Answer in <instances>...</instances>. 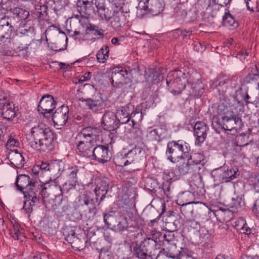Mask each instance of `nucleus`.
<instances>
[{"instance_id": "nucleus-26", "label": "nucleus", "mask_w": 259, "mask_h": 259, "mask_svg": "<svg viewBox=\"0 0 259 259\" xmlns=\"http://www.w3.org/2000/svg\"><path fill=\"white\" fill-rule=\"evenodd\" d=\"M96 8L98 14L101 19L105 20L107 21L111 19L113 13L111 10L105 7L104 3H101L100 1H99Z\"/></svg>"}, {"instance_id": "nucleus-51", "label": "nucleus", "mask_w": 259, "mask_h": 259, "mask_svg": "<svg viewBox=\"0 0 259 259\" xmlns=\"http://www.w3.org/2000/svg\"><path fill=\"white\" fill-rule=\"evenodd\" d=\"M50 166V163L42 162L39 168L40 170V172H42L43 171H49Z\"/></svg>"}, {"instance_id": "nucleus-33", "label": "nucleus", "mask_w": 259, "mask_h": 259, "mask_svg": "<svg viewBox=\"0 0 259 259\" xmlns=\"http://www.w3.org/2000/svg\"><path fill=\"white\" fill-rule=\"evenodd\" d=\"M192 191L194 195L198 196H203L205 190L204 188V184L201 181L198 182V184H193L191 185Z\"/></svg>"}, {"instance_id": "nucleus-19", "label": "nucleus", "mask_w": 259, "mask_h": 259, "mask_svg": "<svg viewBox=\"0 0 259 259\" xmlns=\"http://www.w3.org/2000/svg\"><path fill=\"white\" fill-rule=\"evenodd\" d=\"M18 109L14 104L7 101L1 110L2 117L7 120L11 121L18 115Z\"/></svg>"}, {"instance_id": "nucleus-53", "label": "nucleus", "mask_w": 259, "mask_h": 259, "mask_svg": "<svg viewBox=\"0 0 259 259\" xmlns=\"http://www.w3.org/2000/svg\"><path fill=\"white\" fill-rule=\"evenodd\" d=\"M29 16V13L28 11L22 9L21 12H20V15L18 17L22 20H25L27 19Z\"/></svg>"}, {"instance_id": "nucleus-10", "label": "nucleus", "mask_w": 259, "mask_h": 259, "mask_svg": "<svg viewBox=\"0 0 259 259\" xmlns=\"http://www.w3.org/2000/svg\"><path fill=\"white\" fill-rule=\"evenodd\" d=\"M104 221L108 227H113L115 231L121 232L127 228L126 219L123 217H119L116 219L111 212L105 214Z\"/></svg>"}, {"instance_id": "nucleus-21", "label": "nucleus", "mask_w": 259, "mask_h": 259, "mask_svg": "<svg viewBox=\"0 0 259 259\" xmlns=\"http://www.w3.org/2000/svg\"><path fill=\"white\" fill-rule=\"evenodd\" d=\"M180 176V172L178 171L176 167L169 171L164 172L163 179L165 182L162 185V189L164 193L169 191L170 183L178 180Z\"/></svg>"}, {"instance_id": "nucleus-38", "label": "nucleus", "mask_w": 259, "mask_h": 259, "mask_svg": "<svg viewBox=\"0 0 259 259\" xmlns=\"http://www.w3.org/2000/svg\"><path fill=\"white\" fill-rule=\"evenodd\" d=\"M110 2L113 3L117 8L116 10L114 11V13H115V11H117L119 10L121 13H128L130 12V10L129 8V5L127 3H123L122 4H118L116 3L117 0H108Z\"/></svg>"}, {"instance_id": "nucleus-12", "label": "nucleus", "mask_w": 259, "mask_h": 259, "mask_svg": "<svg viewBox=\"0 0 259 259\" xmlns=\"http://www.w3.org/2000/svg\"><path fill=\"white\" fill-rule=\"evenodd\" d=\"M69 109L67 106L62 105L58 108L50 117H52L55 126L60 129L68 121Z\"/></svg>"}, {"instance_id": "nucleus-32", "label": "nucleus", "mask_w": 259, "mask_h": 259, "mask_svg": "<svg viewBox=\"0 0 259 259\" xmlns=\"http://www.w3.org/2000/svg\"><path fill=\"white\" fill-rule=\"evenodd\" d=\"M130 119L132 120V122L133 125L140 122L142 120V112L141 109L140 108H136L135 109H133L132 111Z\"/></svg>"}, {"instance_id": "nucleus-43", "label": "nucleus", "mask_w": 259, "mask_h": 259, "mask_svg": "<svg viewBox=\"0 0 259 259\" xmlns=\"http://www.w3.org/2000/svg\"><path fill=\"white\" fill-rule=\"evenodd\" d=\"M134 254L136 257L140 259H146L147 256V253L143 251L140 246L136 244L134 247Z\"/></svg>"}, {"instance_id": "nucleus-23", "label": "nucleus", "mask_w": 259, "mask_h": 259, "mask_svg": "<svg viewBox=\"0 0 259 259\" xmlns=\"http://www.w3.org/2000/svg\"><path fill=\"white\" fill-rule=\"evenodd\" d=\"M11 164L14 167L20 168L24 165V158L17 150L10 152L7 156Z\"/></svg>"}, {"instance_id": "nucleus-5", "label": "nucleus", "mask_w": 259, "mask_h": 259, "mask_svg": "<svg viewBox=\"0 0 259 259\" xmlns=\"http://www.w3.org/2000/svg\"><path fill=\"white\" fill-rule=\"evenodd\" d=\"M13 27L7 22L6 25L0 27V41L5 44L0 49V53L5 56H11L13 54L12 51L9 49L11 44V36L13 31Z\"/></svg>"}, {"instance_id": "nucleus-24", "label": "nucleus", "mask_w": 259, "mask_h": 259, "mask_svg": "<svg viewBox=\"0 0 259 259\" xmlns=\"http://www.w3.org/2000/svg\"><path fill=\"white\" fill-rule=\"evenodd\" d=\"M77 149L81 155L83 157L90 158L94 150L96 143H81L75 144Z\"/></svg>"}, {"instance_id": "nucleus-18", "label": "nucleus", "mask_w": 259, "mask_h": 259, "mask_svg": "<svg viewBox=\"0 0 259 259\" xmlns=\"http://www.w3.org/2000/svg\"><path fill=\"white\" fill-rule=\"evenodd\" d=\"M37 192H25L24 194L25 200L23 209L27 213H30L33 210V207L39 201V198L37 196Z\"/></svg>"}, {"instance_id": "nucleus-31", "label": "nucleus", "mask_w": 259, "mask_h": 259, "mask_svg": "<svg viewBox=\"0 0 259 259\" xmlns=\"http://www.w3.org/2000/svg\"><path fill=\"white\" fill-rule=\"evenodd\" d=\"M162 128H154L152 127H149L147 130V137L152 141H159L162 137V134L160 132Z\"/></svg>"}, {"instance_id": "nucleus-17", "label": "nucleus", "mask_w": 259, "mask_h": 259, "mask_svg": "<svg viewBox=\"0 0 259 259\" xmlns=\"http://www.w3.org/2000/svg\"><path fill=\"white\" fill-rule=\"evenodd\" d=\"M117 115L113 112L106 111L102 117V125L107 130H113L119 126Z\"/></svg>"}, {"instance_id": "nucleus-63", "label": "nucleus", "mask_w": 259, "mask_h": 259, "mask_svg": "<svg viewBox=\"0 0 259 259\" xmlns=\"http://www.w3.org/2000/svg\"><path fill=\"white\" fill-rule=\"evenodd\" d=\"M184 31H185L187 32L184 33L183 34V38H184L185 37L190 36L192 33V32L189 30H184Z\"/></svg>"}, {"instance_id": "nucleus-59", "label": "nucleus", "mask_w": 259, "mask_h": 259, "mask_svg": "<svg viewBox=\"0 0 259 259\" xmlns=\"http://www.w3.org/2000/svg\"><path fill=\"white\" fill-rule=\"evenodd\" d=\"M231 0H217V4L221 6L227 5Z\"/></svg>"}, {"instance_id": "nucleus-54", "label": "nucleus", "mask_w": 259, "mask_h": 259, "mask_svg": "<svg viewBox=\"0 0 259 259\" xmlns=\"http://www.w3.org/2000/svg\"><path fill=\"white\" fill-rule=\"evenodd\" d=\"M98 61L100 63H103L107 59L108 57H106L105 55L101 54L99 52L96 55Z\"/></svg>"}, {"instance_id": "nucleus-35", "label": "nucleus", "mask_w": 259, "mask_h": 259, "mask_svg": "<svg viewBox=\"0 0 259 259\" xmlns=\"http://www.w3.org/2000/svg\"><path fill=\"white\" fill-rule=\"evenodd\" d=\"M78 172L77 167H72L70 169V172L69 175L70 181L69 183V189H75L77 183L76 175Z\"/></svg>"}, {"instance_id": "nucleus-46", "label": "nucleus", "mask_w": 259, "mask_h": 259, "mask_svg": "<svg viewBox=\"0 0 259 259\" xmlns=\"http://www.w3.org/2000/svg\"><path fill=\"white\" fill-rule=\"evenodd\" d=\"M217 5H213L212 6L208 5L206 9V13H209L210 11H211L210 16L212 18H214L216 16L218 12L217 9L216 8Z\"/></svg>"}, {"instance_id": "nucleus-7", "label": "nucleus", "mask_w": 259, "mask_h": 259, "mask_svg": "<svg viewBox=\"0 0 259 259\" xmlns=\"http://www.w3.org/2000/svg\"><path fill=\"white\" fill-rule=\"evenodd\" d=\"M15 185L17 189L23 194L25 192H38L39 184L37 181H32L29 176L25 175H20L17 178Z\"/></svg>"}, {"instance_id": "nucleus-61", "label": "nucleus", "mask_w": 259, "mask_h": 259, "mask_svg": "<svg viewBox=\"0 0 259 259\" xmlns=\"http://www.w3.org/2000/svg\"><path fill=\"white\" fill-rule=\"evenodd\" d=\"M249 98H250L249 96L247 94H246L245 96H244V100L245 101L246 104H248L249 103H252V102H250V101H248Z\"/></svg>"}, {"instance_id": "nucleus-14", "label": "nucleus", "mask_w": 259, "mask_h": 259, "mask_svg": "<svg viewBox=\"0 0 259 259\" xmlns=\"http://www.w3.org/2000/svg\"><path fill=\"white\" fill-rule=\"evenodd\" d=\"M145 157V150L140 146L136 145L125 155L126 160L124 162V165H127L134 162H139Z\"/></svg>"}, {"instance_id": "nucleus-2", "label": "nucleus", "mask_w": 259, "mask_h": 259, "mask_svg": "<svg viewBox=\"0 0 259 259\" xmlns=\"http://www.w3.org/2000/svg\"><path fill=\"white\" fill-rule=\"evenodd\" d=\"M28 136L29 145L33 149L42 152L53 149L54 134L46 124L40 123L32 127Z\"/></svg>"}, {"instance_id": "nucleus-58", "label": "nucleus", "mask_w": 259, "mask_h": 259, "mask_svg": "<svg viewBox=\"0 0 259 259\" xmlns=\"http://www.w3.org/2000/svg\"><path fill=\"white\" fill-rule=\"evenodd\" d=\"M252 211L254 213L259 212V200H256L252 207Z\"/></svg>"}, {"instance_id": "nucleus-47", "label": "nucleus", "mask_w": 259, "mask_h": 259, "mask_svg": "<svg viewBox=\"0 0 259 259\" xmlns=\"http://www.w3.org/2000/svg\"><path fill=\"white\" fill-rule=\"evenodd\" d=\"M87 30H89L90 31H92L93 33L96 36H102L103 35V33L101 32L100 30L98 29V27L96 26H90L89 27L88 26H87Z\"/></svg>"}, {"instance_id": "nucleus-60", "label": "nucleus", "mask_w": 259, "mask_h": 259, "mask_svg": "<svg viewBox=\"0 0 259 259\" xmlns=\"http://www.w3.org/2000/svg\"><path fill=\"white\" fill-rule=\"evenodd\" d=\"M186 32L185 31H184V30L181 29H177L176 30V34L178 35L179 36H181L183 38V34L184 33Z\"/></svg>"}, {"instance_id": "nucleus-37", "label": "nucleus", "mask_w": 259, "mask_h": 259, "mask_svg": "<svg viewBox=\"0 0 259 259\" xmlns=\"http://www.w3.org/2000/svg\"><path fill=\"white\" fill-rule=\"evenodd\" d=\"M13 228L11 232L12 237L15 240H18L21 236H22V229H20L19 224L16 221L12 222Z\"/></svg>"}, {"instance_id": "nucleus-40", "label": "nucleus", "mask_w": 259, "mask_h": 259, "mask_svg": "<svg viewBox=\"0 0 259 259\" xmlns=\"http://www.w3.org/2000/svg\"><path fill=\"white\" fill-rule=\"evenodd\" d=\"M239 223L242 224L243 225L241 227L239 226V224H236V227L237 230H239L241 231L242 233L246 234L247 235H249L252 233L251 229L249 228L247 225L246 224L245 220L242 218H240L238 219Z\"/></svg>"}, {"instance_id": "nucleus-57", "label": "nucleus", "mask_w": 259, "mask_h": 259, "mask_svg": "<svg viewBox=\"0 0 259 259\" xmlns=\"http://www.w3.org/2000/svg\"><path fill=\"white\" fill-rule=\"evenodd\" d=\"M81 17V18L79 21V23L81 24L83 27V24H84L85 25H86L85 27H87V26H88V24H89V21L88 20L89 18H86L83 16Z\"/></svg>"}, {"instance_id": "nucleus-20", "label": "nucleus", "mask_w": 259, "mask_h": 259, "mask_svg": "<svg viewBox=\"0 0 259 259\" xmlns=\"http://www.w3.org/2000/svg\"><path fill=\"white\" fill-rule=\"evenodd\" d=\"M166 154L167 158L171 162L174 163L180 159H183L180 150H179L175 141L169 142L167 144Z\"/></svg>"}, {"instance_id": "nucleus-52", "label": "nucleus", "mask_w": 259, "mask_h": 259, "mask_svg": "<svg viewBox=\"0 0 259 259\" xmlns=\"http://www.w3.org/2000/svg\"><path fill=\"white\" fill-rule=\"evenodd\" d=\"M249 73L256 75V76H259V69L256 65H252L250 68Z\"/></svg>"}, {"instance_id": "nucleus-13", "label": "nucleus", "mask_w": 259, "mask_h": 259, "mask_svg": "<svg viewBox=\"0 0 259 259\" xmlns=\"http://www.w3.org/2000/svg\"><path fill=\"white\" fill-rule=\"evenodd\" d=\"M90 158L100 163H104L106 162L110 158L108 148L104 145L94 147L92 155H91Z\"/></svg>"}, {"instance_id": "nucleus-16", "label": "nucleus", "mask_w": 259, "mask_h": 259, "mask_svg": "<svg viewBox=\"0 0 259 259\" xmlns=\"http://www.w3.org/2000/svg\"><path fill=\"white\" fill-rule=\"evenodd\" d=\"M209 127L204 122L197 121L194 127V135L196 137L195 144L200 145L205 141Z\"/></svg>"}, {"instance_id": "nucleus-8", "label": "nucleus", "mask_w": 259, "mask_h": 259, "mask_svg": "<svg viewBox=\"0 0 259 259\" xmlns=\"http://www.w3.org/2000/svg\"><path fill=\"white\" fill-rule=\"evenodd\" d=\"M239 175V172L237 168L225 167L215 169L212 171V176L215 181L220 182H228L236 178Z\"/></svg>"}, {"instance_id": "nucleus-22", "label": "nucleus", "mask_w": 259, "mask_h": 259, "mask_svg": "<svg viewBox=\"0 0 259 259\" xmlns=\"http://www.w3.org/2000/svg\"><path fill=\"white\" fill-rule=\"evenodd\" d=\"M133 109L134 106L130 104L122 107L121 109L119 110L116 113L119 123L125 124L127 123L130 120V115Z\"/></svg>"}, {"instance_id": "nucleus-36", "label": "nucleus", "mask_w": 259, "mask_h": 259, "mask_svg": "<svg viewBox=\"0 0 259 259\" xmlns=\"http://www.w3.org/2000/svg\"><path fill=\"white\" fill-rule=\"evenodd\" d=\"M196 82L193 81L192 83V88L194 94L201 96L203 93V84L202 82L197 79Z\"/></svg>"}, {"instance_id": "nucleus-62", "label": "nucleus", "mask_w": 259, "mask_h": 259, "mask_svg": "<svg viewBox=\"0 0 259 259\" xmlns=\"http://www.w3.org/2000/svg\"><path fill=\"white\" fill-rule=\"evenodd\" d=\"M119 39L117 37H113L111 39V43L113 45H119Z\"/></svg>"}, {"instance_id": "nucleus-25", "label": "nucleus", "mask_w": 259, "mask_h": 259, "mask_svg": "<svg viewBox=\"0 0 259 259\" xmlns=\"http://www.w3.org/2000/svg\"><path fill=\"white\" fill-rule=\"evenodd\" d=\"M79 101L81 102L83 105H85L88 109L95 112H97L102 109V104L99 100H94L91 98L85 99L80 98Z\"/></svg>"}, {"instance_id": "nucleus-55", "label": "nucleus", "mask_w": 259, "mask_h": 259, "mask_svg": "<svg viewBox=\"0 0 259 259\" xmlns=\"http://www.w3.org/2000/svg\"><path fill=\"white\" fill-rule=\"evenodd\" d=\"M99 52L101 54L105 55L106 57H108L109 48L108 46H105L104 47L101 49Z\"/></svg>"}, {"instance_id": "nucleus-3", "label": "nucleus", "mask_w": 259, "mask_h": 259, "mask_svg": "<svg viewBox=\"0 0 259 259\" xmlns=\"http://www.w3.org/2000/svg\"><path fill=\"white\" fill-rule=\"evenodd\" d=\"M185 73L180 70H175L168 73L166 84L170 92L174 94H179L185 89L189 82Z\"/></svg>"}, {"instance_id": "nucleus-34", "label": "nucleus", "mask_w": 259, "mask_h": 259, "mask_svg": "<svg viewBox=\"0 0 259 259\" xmlns=\"http://www.w3.org/2000/svg\"><path fill=\"white\" fill-rule=\"evenodd\" d=\"M130 138L137 142L140 141L143 137L142 130L137 127L133 126L130 133Z\"/></svg>"}, {"instance_id": "nucleus-1", "label": "nucleus", "mask_w": 259, "mask_h": 259, "mask_svg": "<svg viewBox=\"0 0 259 259\" xmlns=\"http://www.w3.org/2000/svg\"><path fill=\"white\" fill-rule=\"evenodd\" d=\"M108 184L105 181H101L100 185L94 190L96 198L93 199L92 194L85 192L79 195L74 201V207L87 220H92L97 213V206L105 198L107 192Z\"/></svg>"}, {"instance_id": "nucleus-27", "label": "nucleus", "mask_w": 259, "mask_h": 259, "mask_svg": "<svg viewBox=\"0 0 259 259\" xmlns=\"http://www.w3.org/2000/svg\"><path fill=\"white\" fill-rule=\"evenodd\" d=\"M188 160L197 171L200 169V166L203 165L205 163L204 156L199 153L192 154Z\"/></svg>"}, {"instance_id": "nucleus-11", "label": "nucleus", "mask_w": 259, "mask_h": 259, "mask_svg": "<svg viewBox=\"0 0 259 259\" xmlns=\"http://www.w3.org/2000/svg\"><path fill=\"white\" fill-rule=\"evenodd\" d=\"M56 102L50 95L43 96L38 105V111L46 117L52 116L53 110L55 108Z\"/></svg>"}, {"instance_id": "nucleus-49", "label": "nucleus", "mask_w": 259, "mask_h": 259, "mask_svg": "<svg viewBox=\"0 0 259 259\" xmlns=\"http://www.w3.org/2000/svg\"><path fill=\"white\" fill-rule=\"evenodd\" d=\"M47 185H48V183H44L43 185L39 184V189H38V191L41 190L40 194L41 195L43 198L48 196V195L46 192V190L47 189Z\"/></svg>"}, {"instance_id": "nucleus-4", "label": "nucleus", "mask_w": 259, "mask_h": 259, "mask_svg": "<svg viewBox=\"0 0 259 259\" xmlns=\"http://www.w3.org/2000/svg\"><path fill=\"white\" fill-rule=\"evenodd\" d=\"M164 6L163 0H139L137 7V16L142 18L148 13L158 15L162 12Z\"/></svg>"}, {"instance_id": "nucleus-42", "label": "nucleus", "mask_w": 259, "mask_h": 259, "mask_svg": "<svg viewBox=\"0 0 259 259\" xmlns=\"http://www.w3.org/2000/svg\"><path fill=\"white\" fill-rule=\"evenodd\" d=\"M161 76L156 71H152L148 75H145V79L147 81L150 82L152 83H157L159 80Z\"/></svg>"}, {"instance_id": "nucleus-6", "label": "nucleus", "mask_w": 259, "mask_h": 259, "mask_svg": "<svg viewBox=\"0 0 259 259\" xmlns=\"http://www.w3.org/2000/svg\"><path fill=\"white\" fill-rule=\"evenodd\" d=\"M100 133L99 129L97 127L88 126L84 127L77 134L75 138V144L96 143L98 140Z\"/></svg>"}, {"instance_id": "nucleus-48", "label": "nucleus", "mask_w": 259, "mask_h": 259, "mask_svg": "<svg viewBox=\"0 0 259 259\" xmlns=\"http://www.w3.org/2000/svg\"><path fill=\"white\" fill-rule=\"evenodd\" d=\"M18 144V141L14 138L10 136L7 142L6 146L8 148H11V147L17 146Z\"/></svg>"}, {"instance_id": "nucleus-50", "label": "nucleus", "mask_w": 259, "mask_h": 259, "mask_svg": "<svg viewBox=\"0 0 259 259\" xmlns=\"http://www.w3.org/2000/svg\"><path fill=\"white\" fill-rule=\"evenodd\" d=\"M91 73L90 72H86L84 75L80 76L78 79L79 82L86 81L91 78Z\"/></svg>"}, {"instance_id": "nucleus-39", "label": "nucleus", "mask_w": 259, "mask_h": 259, "mask_svg": "<svg viewBox=\"0 0 259 259\" xmlns=\"http://www.w3.org/2000/svg\"><path fill=\"white\" fill-rule=\"evenodd\" d=\"M247 9L253 12H259V0H244Z\"/></svg>"}, {"instance_id": "nucleus-30", "label": "nucleus", "mask_w": 259, "mask_h": 259, "mask_svg": "<svg viewBox=\"0 0 259 259\" xmlns=\"http://www.w3.org/2000/svg\"><path fill=\"white\" fill-rule=\"evenodd\" d=\"M229 81L226 77H219L214 81V85L220 94H223L226 92Z\"/></svg>"}, {"instance_id": "nucleus-45", "label": "nucleus", "mask_w": 259, "mask_h": 259, "mask_svg": "<svg viewBox=\"0 0 259 259\" xmlns=\"http://www.w3.org/2000/svg\"><path fill=\"white\" fill-rule=\"evenodd\" d=\"M186 225L189 228L198 230L200 227L199 224L194 220H187Z\"/></svg>"}, {"instance_id": "nucleus-29", "label": "nucleus", "mask_w": 259, "mask_h": 259, "mask_svg": "<svg viewBox=\"0 0 259 259\" xmlns=\"http://www.w3.org/2000/svg\"><path fill=\"white\" fill-rule=\"evenodd\" d=\"M176 167L178 171L180 172V176L197 171L188 159L187 162H184Z\"/></svg>"}, {"instance_id": "nucleus-64", "label": "nucleus", "mask_w": 259, "mask_h": 259, "mask_svg": "<svg viewBox=\"0 0 259 259\" xmlns=\"http://www.w3.org/2000/svg\"><path fill=\"white\" fill-rule=\"evenodd\" d=\"M111 24H120L118 16L114 17V21L112 22Z\"/></svg>"}, {"instance_id": "nucleus-15", "label": "nucleus", "mask_w": 259, "mask_h": 259, "mask_svg": "<svg viewBox=\"0 0 259 259\" xmlns=\"http://www.w3.org/2000/svg\"><path fill=\"white\" fill-rule=\"evenodd\" d=\"M223 128L227 131H232L240 127L241 125V120L239 117L235 115L233 112L225 115L222 117Z\"/></svg>"}, {"instance_id": "nucleus-9", "label": "nucleus", "mask_w": 259, "mask_h": 259, "mask_svg": "<svg viewBox=\"0 0 259 259\" xmlns=\"http://www.w3.org/2000/svg\"><path fill=\"white\" fill-rule=\"evenodd\" d=\"M127 71L119 66L114 67L111 70L109 76L110 81L112 87L120 88L127 83Z\"/></svg>"}, {"instance_id": "nucleus-28", "label": "nucleus", "mask_w": 259, "mask_h": 259, "mask_svg": "<svg viewBox=\"0 0 259 259\" xmlns=\"http://www.w3.org/2000/svg\"><path fill=\"white\" fill-rule=\"evenodd\" d=\"M183 159L188 157L191 150L189 144L183 140L175 141Z\"/></svg>"}, {"instance_id": "nucleus-56", "label": "nucleus", "mask_w": 259, "mask_h": 259, "mask_svg": "<svg viewBox=\"0 0 259 259\" xmlns=\"http://www.w3.org/2000/svg\"><path fill=\"white\" fill-rule=\"evenodd\" d=\"M22 9L20 8H14L11 10V12L17 17H18L20 15V12H21Z\"/></svg>"}, {"instance_id": "nucleus-44", "label": "nucleus", "mask_w": 259, "mask_h": 259, "mask_svg": "<svg viewBox=\"0 0 259 259\" xmlns=\"http://www.w3.org/2000/svg\"><path fill=\"white\" fill-rule=\"evenodd\" d=\"M50 171L55 174L56 175H60L61 168L60 167L59 162L55 161V162L50 163Z\"/></svg>"}, {"instance_id": "nucleus-41", "label": "nucleus", "mask_w": 259, "mask_h": 259, "mask_svg": "<svg viewBox=\"0 0 259 259\" xmlns=\"http://www.w3.org/2000/svg\"><path fill=\"white\" fill-rule=\"evenodd\" d=\"M223 23L224 25L228 27L234 26L236 24L234 18L229 12H226L223 16Z\"/></svg>"}]
</instances>
